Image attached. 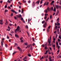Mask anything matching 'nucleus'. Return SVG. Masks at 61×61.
<instances>
[{
    "mask_svg": "<svg viewBox=\"0 0 61 61\" xmlns=\"http://www.w3.org/2000/svg\"><path fill=\"white\" fill-rule=\"evenodd\" d=\"M60 25V23H59L58 22H57V25H58V26L59 25Z\"/></svg>",
    "mask_w": 61,
    "mask_h": 61,
    "instance_id": "obj_23",
    "label": "nucleus"
},
{
    "mask_svg": "<svg viewBox=\"0 0 61 61\" xmlns=\"http://www.w3.org/2000/svg\"><path fill=\"white\" fill-rule=\"evenodd\" d=\"M27 33H28V35L29 36V33H28V32H27Z\"/></svg>",
    "mask_w": 61,
    "mask_h": 61,
    "instance_id": "obj_53",
    "label": "nucleus"
},
{
    "mask_svg": "<svg viewBox=\"0 0 61 61\" xmlns=\"http://www.w3.org/2000/svg\"><path fill=\"white\" fill-rule=\"evenodd\" d=\"M55 29H56L57 28V26H56L55 27Z\"/></svg>",
    "mask_w": 61,
    "mask_h": 61,
    "instance_id": "obj_29",
    "label": "nucleus"
},
{
    "mask_svg": "<svg viewBox=\"0 0 61 61\" xmlns=\"http://www.w3.org/2000/svg\"><path fill=\"white\" fill-rule=\"evenodd\" d=\"M7 7V5H5V8H6Z\"/></svg>",
    "mask_w": 61,
    "mask_h": 61,
    "instance_id": "obj_61",
    "label": "nucleus"
},
{
    "mask_svg": "<svg viewBox=\"0 0 61 61\" xmlns=\"http://www.w3.org/2000/svg\"><path fill=\"white\" fill-rule=\"evenodd\" d=\"M49 4V2H48L47 3V4H46V3H45L43 5L44 6H45V5H48V4Z\"/></svg>",
    "mask_w": 61,
    "mask_h": 61,
    "instance_id": "obj_5",
    "label": "nucleus"
},
{
    "mask_svg": "<svg viewBox=\"0 0 61 61\" xmlns=\"http://www.w3.org/2000/svg\"><path fill=\"white\" fill-rule=\"evenodd\" d=\"M45 20H44V21H42V23L44 24V23H45Z\"/></svg>",
    "mask_w": 61,
    "mask_h": 61,
    "instance_id": "obj_38",
    "label": "nucleus"
},
{
    "mask_svg": "<svg viewBox=\"0 0 61 61\" xmlns=\"http://www.w3.org/2000/svg\"><path fill=\"white\" fill-rule=\"evenodd\" d=\"M42 59H44V57L43 56H42V58H40V60H41Z\"/></svg>",
    "mask_w": 61,
    "mask_h": 61,
    "instance_id": "obj_32",
    "label": "nucleus"
},
{
    "mask_svg": "<svg viewBox=\"0 0 61 61\" xmlns=\"http://www.w3.org/2000/svg\"><path fill=\"white\" fill-rule=\"evenodd\" d=\"M57 11V12L56 13V15H57L58 14V13H59V10H58Z\"/></svg>",
    "mask_w": 61,
    "mask_h": 61,
    "instance_id": "obj_13",
    "label": "nucleus"
},
{
    "mask_svg": "<svg viewBox=\"0 0 61 61\" xmlns=\"http://www.w3.org/2000/svg\"><path fill=\"white\" fill-rule=\"evenodd\" d=\"M15 36L16 37H17V38H19V36L17 34H16L15 35Z\"/></svg>",
    "mask_w": 61,
    "mask_h": 61,
    "instance_id": "obj_16",
    "label": "nucleus"
},
{
    "mask_svg": "<svg viewBox=\"0 0 61 61\" xmlns=\"http://www.w3.org/2000/svg\"><path fill=\"white\" fill-rule=\"evenodd\" d=\"M12 47L11 46L10 49V50H12Z\"/></svg>",
    "mask_w": 61,
    "mask_h": 61,
    "instance_id": "obj_55",
    "label": "nucleus"
},
{
    "mask_svg": "<svg viewBox=\"0 0 61 61\" xmlns=\"http://www.w3.org/2000/svg\"><path fill=\"white\" fill-rule=\"evenodd\" d=\"M21 10H22L21 13H23V9H22Z\"/></svg>",
    "mask_w": 61,
    "mask_h": 61,
    "instance_id": "obj_42",
    "label": "nucleus"
},
{
    "mask_svg": "<svg viewBox=\"0 0 61 61\" xmlns=\"http://www.w3.org/2000/svg\"><path fill=\"white\" fill-rule=\"evenodd\" d=\"M25 46H27V45L28 44L26 42L25 43H24V45H25Z\"/></svg>",
    "mask_w": 61,
    "mask_h": 61,
    "instance_id": "obj_21",
    "label": "nucleus"
},
{
    "mask_svg": "<svg viewBox=\"0 0 61 61\" xmlns=\"http://www.w3.org/2000/svg\"><path fill=\"white\" fill-rule=\"evenodd\" d=\"M20 30V28H19V26H18L17 28V29L15 30V31H16V30H17V31H19Z\"/></svg>",
    "mask_w": 61,
    "mask_h": 61,
    "instance_id": "obj_3",
    "label": "nucleus"
},
{
    "mask_svg": "<svg viewBox=\"0 0 61 61\" xmlns=\"http://www.w3.org/2000/svg\"><path fill=\"white\" fill-rule=\"evenodd\" d=\"M45 49H47V47L46 46L45 47Z\"/></svg>",
    "mask_w": 61,
    "mask_h": 61,
    "instance_id": "obj_60",
    "label": "nucleus"
},
{
    "mask_svg": "<svg viewBox=\"0 0 61 61\" xmlns=\"http://www.w3.org/2000/svg\"><path fill=\"white\" fill-rule=\"evenodd\" d=\"M5 47H7L8 46H7V45L6 44H5Z\"/></svg>",
    "mask_w": 61,
    "mask_h": 61,
    "instance_id": "obj_31",
    "label": "nucleus"
},
{
    "mask_svg": "<svg viewBox=\"0 0 61 61\" xmlns=\"http://www.w3.org/2000/svg\"><path fill=\"white\" fill-rule=\"evenodd\" d=\"M41 46L43 47H44V46H46V44H43Z\"/></svg>",
    "mask_w": 61,
    "mask_h": 61,
    "instance_id": "obj_11",
    "label": "nucleus"
},
{
    "mask_svg": "<svg viewBox=\"0 0 61 61\" xmlns=\"http://www.w3.org/2000/svg\"><path fill=\"white\" fill-rule=\"evenodd\" d=\"M1 45L2 46V47H3V45H4V44H3V42L2 41H1Z\"/></svg>",
    "mask_w": 61,
    "mask_h": 61,
    "instance_id": "obj_17",
    "label": "nucleus"
},
{
    "mask_svg": "<svg viewBox=\"0 0 61 61\" xmlns=\"http://www.w3.org/2000/svg\"><path fill=\"white\" fill-rule=\"evenodd\" d=\"M48 15L47 14H45V16H47V15Z\"/></svg>",
    "mask_w": 61,
    "mask_h": 61,
    "instance_id": "obj_36",
    "label": "nucleus"
},
{
    "mask_svg": "<svg viewBox=\"0 0 61 61\" xmlns=\"http://www.w3.org/2000/svg\"><path fill=\"white\" fill-rule=\"evenodd\" d=\"M42 3H43V1L41 0L40 2V4H42Z\"/></svg>",
    "mask_w": 61,
    "mask_h": 61,
    "instance_id": "obj_43",
    "label": "nucleus"
},
{
    "mask_svg": "<svg viewBox=\"0 0 61 61\" xmlns=\"http://www.w3.org/2000/svg\"><path fill=\"white\" fill-rule=\"evenodd\" d=\"M11 33H14V32L13 31H11L10 32Z\"/></svg>",
    "mask_w": 61,
    "mask_h": 61,
    "instance_id": "obj_62",
    "label": "nucleus"
},
{
    "mask_svg": "<svg viewBox=\"0 0 61 61\" xmlns=\"http://www.w3.org/2000/svg\"><path fill=\"white\" fill-rule=\"evenodd\" d=\"M35 2H33L32 3V7H34L35 6Z\"/></svg>",
    "mask_w": 61,
    "mask_h": 61,
    "instance_id": "obj_9",
    "label": "nucleus"
},
{
    "mask_svg": "<svg viewBox=\"0 0 61 61\" xmlns=\"http://www.w3.org/2000/svg\"><path fill=\"white\" fill-rule=\"evenodd\" d=\"M8 24V21H7V20H6V23H5V25H7V24Z\"/></svg>",
    "mask_w": 61,
    "mask_h": 61,
    "instance_id": "obj_12",
    "label": "nucleus"
},
{
    "mask_svg": "<svg viewBox=\"0 0 61 61\" xmlns=\"http://www.w3.org/2000/svg\"><path fill=\"white\" fill-rule=\"evenodd\" d=\"M11 12H12L13 13H15V11L14 10H11Z\"/></svg>",
    "mask_w": 61,
    "mask_h": 61,
    "instance_id": "obj_20",
    "label": "nucleus"
},
{
    "mask_svg": "<svg viewBox=\"0 0 61 61\" xmlns=\"http://www.w3.org/2000/svg\"><path fill=\"white\" fill-rule=\"evenodd\" d=\"M23 2H24V3H26V1H23Z\"/></svg>",
    "mask_w": 61,
    "mask_h": 61,
    "instance_id": "obj_49",
    "label": "nucleus"
},
{
    "mask_svg": "<svg viewBox=\"0 0 61 61\" xmlns=\"http://www.w3.org/2000/svg\"><path fill=\"white\" fill-rule=\"evenodd\" d=\"M57 21H58L57 22H59V18H58L57 19Z\"/></svg>",
    "mask_w": 61,
    "mask_h": 61,
    "instance_id": "obj_35",
    "label": "nucleus"
},
{
    "mask_svg": "<svg viewBox=\"0 0 61 61\" xmlns=\"http://www.w3.org/2000/svg\"><path fill=\"white\" fill-rule=\"evenodd\" d=\"M14 18H15V20H16L17 19L16 18L15 16H14Z\"/></svg>",
    "mask_w": 61,
    "mask_h": 61,
    "instance_id": "obj_52",
    "label": "nucleus"
},
{
    "mask_svg": "<svg viewBox=\"0 0 61 61\" xmlns=\"http://www.w3.org/2000/svg\"><path fill=\"white\" fill-rule=\"evenodd\" d=\"M16 53V52H14L13 53V55H15V54Z\"/></svg>",
    "mask_w": 61,
    "mask_h": 61,
    "instance_id": "obj_25",
    "label": "nucleus"
},
{
    "mask_svg": "<svg viewBox=\"0 0 61 61\" xmlns=\"http://www.w3.org/2000/svg\"><path fill=\"white\" fill-rule=\"evenodd\" d=\"M58 47V49H59L60 48V46H59Z\"/></svg>",
    "mask_w": 61,
    "mask_h": 61,
    "instance_id": "obj_58",
    "label": "nucleus"
},
{
    "mask_svg": "<svg viewBox=\"0 0 61 61\" xmlns=\"http://www.w3.org/2000/svg\"><path fill=\"white\" fill-rule=\"evenodd\" d=\"M17 49H19L20 51H21V52H22V50H21V49L20 48V47H17Z\"/></svg>",
    "mask_w": 61,
    "mask_h": 61,
    "instance_id": "obj_6",
    "label": "nucleus"
},
{
    "mask_svg": "<svg viewBox=\"0 0 61 61\" xmlns=\"http://www.w3.org/2000/svg\"><path fill=\"white\" fill-rule=\"evenodd\" d=\"M28 56H29L30 57V56H31V55L30 54H28Z\"/></svg>",
    "mask_w": 61,
    "mask_h": 61,
    "instance_id": "obj_27",
    "label": "nucleus"
},
{
    "mask_svg": "<svg viewBox=\"0 0 61 61\" xmlns=\"http://www.w3.org/2000/svg\"><path fill=\"white\" fill-rule=\"evenodd\" d=\"M25 27L26 28H28V26H27V25Z\"/></svg>",
    "mask_w": 61,
    "mask_h": 61,
    "instance_id": "obj_33",
    "label": "nucleus"
},
{
    "mask_svg": "<svg viewBox=\"0 0 61 61\" xmlns=\"http://www.w3.org/2000/svg\"><path fill=\"white\" fill-rule=\"evenodd\" d=\"M18 4H19L20 5H21V3L20 2H18Z\"/></svg>",
    "mask_w": 61,
    "mask_h": 61,
    "instance_id": "obj_37",
    "label": "nucleus"
},
{
    "mask_svg": "<svg viewBox=\"0 0 61 61\" xmlns=\"http://www.w3.org/2000/svg\"><path fill=\"white\" fill-rule=\"evenodd\" d=\"M35 45V43H33L32 44V46H34Z\"/></svg>",
    "mask_w": 61,
    "mask_h": 61,
    "instance_id": "obj_47",
    "label": "nucleus"
},
{
    "mask_svg": "<svg viewBox=\"0 0 61 61\" xmlns=\"http://www.w3.org/2000/svg\"><path fill=\"white\" fill-rule=\"evenodd\" d=\"M44 25H46V22H45Z\"/></svg>",
    "mask_w": 61,
    "mask_h": 61,
    "instance_id": "obj_59",
    "label": "nucleus"
},
{
    "mask_svg": "<svg viewBox=\"0 0 61 61\" xmlns=\"http://www.w3.org/2000/svg\"><path fill=\"white\" fill-rule=\"evenodd\" d=\"M22 22H23V23H25V20H22Z\"/></svg>",
    "mask_w": 61,
    "mask_h": 61,
    "instance_id": "obj_63",
    "label": "nucleus"
},
{
    "mask_svg": "<svg viewBox=\"0 0 61 61\" xmlns=\"http://www.w3.org/2000/svg\"><path fill=\"white\" fill-rule=\"evenodd\" d=\"M16 16L18 18H21L22 17V16L20 15H17Z\"/></svg>",
    "mask_w": 61,
    "mask_h": 61,
    "instance_id": "obj_4",
    "label": "nucleus"
},
{
    "mask_svg": "<svg viewBox=\"0 0 61 61\" xmlns=\"http://www.w3.org/2000/svg\"><path fill=\"white\" fill-rule=\"evenodd\" d=\"M55 7L57 9H58L59 8V6L58 5H56Z\"/></svg>",
    "mask_w": 61,
    "mask_h": 61,
    "instance_id": "obj_10",
    "label": "nucleus"
},
{
    "mask_svg": "<svg viewBox=\"0 0 61 61\" xmlns=\"http://www.w3.org/2000/svg\"><path fill=\"white\" fill-rule=\"evenodd\" d=\"M54 11L56 12V8H55V7H54Z\"/></svg>",
    "mask_w": 61,
    "mask_h": 61,
    "instance_id": "obj_15",
    "label": "nucleus"
},
{
    "mask_svg": "<svg viewBox=\"0 0 61 61\" xmlns=\"http://www.w3.org/2000/svg\"><path fill=\"white\" fill-rule=\"evenodd\" d=\"M50 28H51V26H50L49 27H48V29H49Z\"/></svg>",
    "mask_w": 61,
    "mask_h": 61,
    "instance_id": "obj_30",
    "label": "nucleus"
},
{
    "mask_svg": "<svg viewBox=\"0 0 61 61\" xmlns=\"http://www.w3.org/2000/svg\"><path fill=\"white\" fill-rule=\"evenodd\" d=\"M59 9H61V6H59Z\"/></svg>",
    "mask_w": 61,
    "mask_h": 61,
    "instance_id": "obj_64",
    "label": "nucleus"
},
{
    "mask_svg": "<svg viewBox=\"0 0 61 61\" xmlns=\"http://www.w3.org/2000/svg\"><path fill=\"white\" fill-rule=\"evenodd\" d=\"M30 49H31V50H32V46L30 47Z\"/></svg>",
    "mask_w": 61,
    "mask_h": 61,
    "instance_id": "obj_40",
    "label": "nucleus"
},
{
    "mask_svg": "<svg viewBox=\"0 0 61 61\" xmlns=\"http://www.w3.org/2000/svg\"><path fill=\"white\" fill-rule=\"evenodd\" d=\"M39 2H40V0H38L36 2V4H38V5L39 4Z\"/></svg>",
    "mask_w": 61,
    "mask_h": 61,
    "instance_id": "obj_14",
    "label": "nucleus"
},
{
    "mask_svg": "<svg viewBox=\"0 0 61 61\" xmlns=\"http://www.w3.org/2000/svg\"><path fill=\"white\" fill-rule=\"evenodd\" d=\"M23 38V37H21L20 38V40H22Z\"/></svg>",
    "mask_w": 61,
    "mask_h": 61,
    "instance_id": "obj_57",
    "label": "nucleus"
},
{
    "mask_svg": "<svg viewBox=\"0 0 61 61\" xmlns=\"http://www.w3.org/2000/svg\"><path fill=\"white\" fill-rule=\"evenodd\" d=\"M47 10H48L49 11H53V7H52L50 8H47Z\"/></svg>",
    "mask_w": 61,
    "mask_h": 61,
    "instance_id": "obj_2",
    "label": "nucleus"
},
{
    "mask_svg": "<svg viewBox=\"0 0 61 61\" xmlns=\"http://www.w3.org/2000/svg\"><path fill=\"white\" fill-rule=\"evenodd\" d=\"M8 10H5V13H6V12H8Z\"/></svg>",
    "mask_w": 61,
    "mask_h": 61,
    "instance_id": "obj_19",
    "label": "nucleus"
},
{
    "mask_svg": "<svg viewBox=\"0 0 61 61\" xmlns=\"http://www.w3.org/2000/svg\"><path fill=\"white\" fill-rule=\"evenodd\" d=\"M32 39L33 40V41H35V39H34V38H32Z\"/></svg>",
    "mask_w": 61,
    "mask_h": 61,
    "instance_id": "obj_39",
    "label": "nucleus"
},
{
    "mask_svg": "<svg viewBox=\"0 0 61 61\" xmlns=\"http://www.w3.org/2000/svg\"><path fill=\"white\" fill-rule=\"evenodd\" d=\"M47 10H47H47H44V12L46 14L48 12V11H47Z\"/></svg>",
    "mask_w": 61,
    "mask_h": 61,
    "instance_id": "obj_8",
    "label": "nucleus"
},
{
    "mask_svg": "<svg viewBox=\"0 0 61 61\" xmlns=\"http://www.w3.org/2000/svg\"><path fill=\"white\" fill-rule=\"evenodd\" d=\"M46 25H43L44 27V28H46Z\"/></svg>",
    "mask_w": 61,
    "mask_h": 61,
    "instance_id": "obj_28",
    "label": "nucleus"
},
{
    "mask_svg": "<svg viewBox=\"0 0 61 61\" xmlns=\"http://www.w3.org/2000/svg\"><path fill=\"white\" fill-rule=\"evenodd\" d=\"M47 52H48V51L47 50L46 51V53H45L44 54H45V55H46V54H47Z\"/></svg>",
    "mask_w": 61,
    "mask_h": 61,
    "instance_id": "obj_22",
    "label": "nucleus"
},
{
    "mask_svg": "<svg viewBox=\"0 0 61 61\" xmlns=\"http://www.w3.org/2000/svg\"><path fill=\"white\" fill-rule=\"evenodd\" d=\"M58 56V57H59L60 58H61V56Z\"/></svg>",
    "mask_w": 61,
    "mask_h": 61,
    "instance_id": "obj_54",
    "label": "nucleus"
},
{
    "mask_svg": "<svg viewBox=\"0 0 61 61\" xmlns=\"http://www.w3.org/2000/svg\"><path fill=\"white\" fill-rule=\"evenodd\" d=\"M21 42H24V41H23V40H21Z\"/></svg>",
    "mask_w": 61,
    "mask_h": 61,
    "instance_id": "obj_56",
    "label": "nucleus"
},
{
    "mask_svg": "<svg viewBox=\"0 0 61 61\" xmlns=\"http://www.w3.org/2000/svg\"><path fill=\"white\" fill-rule=\"evenodd\" d=\"M49 29H47V32H49Z\"/></svg>",
    "mask_w": 61,
    "mask_h": 61,
    "instance_id": "obj_26",
    "label": "nucleus"
},
{
    "mask_svg": "<svg viewBox=\"0 0 61 61\" xmlns=\"http://www.w3.org/2000/svg\"><path fill=\"white\" fill-rule=\"evenodd\" d=\"M5 39L4 38H3L2 39V41H2V42L3 41V40H4Z\"/></svg>",
    "mask_w": 61,
    "mask_h": 61,
    "instance_id": "obj_41",
    "label": "nucleus"
},
{
    "mask_svg": "<svg viewBox=\"0 0 61 61\" xmlns=\"http://www.w3.org/2000/svg\"><path fill=\"white\" fill-rule=\"evenodd\" d=\"M52 18V15H51L50 16V18Z\"/></svg>",
    "mask_w": 61,
    "mask_h": 61,
    "instance_id": "obj_34",
    "label": "nucleus"
},
{
    "mask_svg": "<svg viewBox=\"0 0 61 61\" xmlns=\"http://www.w3.org/2000/svg\"><path fill=\"white\" fill-rule=\"evenodd\" d=\"M0 3H1V4L2 3H3V1L1 0L0 2Z\"/></svg>",
    "mask_w": 61,
    "mask_h": 61,
    "instance_id": "obj_50",
    "label": "nucleus"
},
{
    "mask_svg": "<svg viewBox=\"0 0 61 61\" xmlns=\"http://www.w3.org/2000/svg\"><path fill=\"white\" fill-rule=\"evenodd\" d=\"M31 45L30 44L29 45H28L27 47H25L26 49L27 48H28V47L29 48H30V46H31Z\"/></svg>",
    "mask_w": 61,
    "mask_h": 61,
    "instance_id": "obj_7",
    "label": "nucleus"
},
{
    "mask_svg": "<svg viewBox=\"0 0 61 61\" xmlns=\"http://www.w3.org/2000/svg\"><path fill=\"white\" fill-rule=\"evenodd\" d=\"M28 3H30L31 2V1L30 0H29L28 1Z\"/></svg>",
    "mask_w": 61,
    "mask_h": 61,
    "instance_id": "obj_46",
    "label": "nucleus"
},
{
    "mask_svg": "<svg viewBox=\"0 0 61 61\" xmlns=\"http://www.w3.org/2000/svg\"><path fill=\"white\" fill-rule=\"evenodd\" d=\"M47 18V16H45V17H44V19H46Z\"/></svg>",
    "mask_w": 61,
    "mask_h": 61,
    "instance_id": "obj_44",
    "label": "nucleus"
},
{
    "mask_svg": "<svg viewBox=\"0 0 61 61\" xmlns=\"http://www.w3.org/2000/svg\"><path fill=\"white\" fill-rule=\"evenodd\" d=\"M9 25L10 26H12V24H9Z\"/></svg>",
    "mask_w": 61,
    "mask_h": 61,
    "instance_id": "obj_51",
    "label": "nucleus"
},
{
    "mask_svg": "<svg viewBox=\"0 0 61 61\" xmlns=\"http://www.w3.org/2000/svg\"><path fill=\"white\" fill-rule=\"evenodd\" d=\"M60 4L61 5V0H60Z\"/></svg>",
    "mask_w": 61,
    "mask_h": 61,
    "instance_id": "obj_48",
    "label": "nucleus"
},
{
    "mask_svg": "<svg viewBox=\"0 0 61 61\" xmlns=\"http://www.w3.org/2000/svg\"><path fill=\"white\" fill-rule=\"evenodd\" d=\"M51 5H54V0H53L52 1L51 3Z\"/></svg>",
    "mask_w": 61,
    "mask_h": 61,
    "instance_id": "obj_18",
    "label": "nucleus"
},
{
    "mask_svg": "<svg viewBox=\"0 0 61 61\" xmlns=\"http://www.w3.org/2000/svg\"><path fill=\"white\" fill-rule=\"evenodd\" d=\"M49 60H50L52 59V57L50 56L49 58Z\"/></svg>",
    "mask_w": 61,
    "mask_h": 61,
    "instance_id": "obj_24",
    "label": "nucleus"
},
{
    "mask_svg": "<svg viewBox=\"0 0 61 61\" xmlns=\"http://www.w3.org/2000/svg\"><path fill=\"white\" fill-rule=\"evenodd\" d=\"M50 40H49V38H48V42L49 43L48 46H51V36L50 37Z\"/></svg>",
    "mask_w": 61,
    "mask_h": 61,
    "instance_id": "obj_1",
    "label": "nucleus"
},
{
    "mask_svg": "<svg viewBox=\"0 0 61 61\" xmlns=\"http://www.w3.org/2000/svg\"><path fill=\"white\" fill-rule=\"evenodd\" d=\"M21 20L22 21H23V20H24L23 19V18H21Z\"/></svg>",
    "mask_w": 61,
    "mask_h": 61,
    "instance_id": "obj_45",
    "label": "nucleus"
}]
</instances>
